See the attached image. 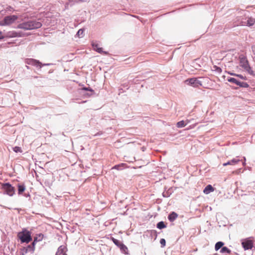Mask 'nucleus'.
Segmentation results:
<instances>
[{
    "label": "nucleus",
    "instance_id": "f257e3e1",
    "mask_svg": "<svg viewBox=\"0 0 255 255\" xmlns=\"http://www.w3.org/2000/svg\"><path fill=\"white\" fill-rule=\"evenodd\" d=\"M42 26L40 22L32 20L19 24L18 27L25 30H31L39 28Z\"/></svg>",
    "mask_w": 255,
    "mask_h": 255
},
{
    "label": "nucleus",
    "instance_id": "f03ea898",
    "mask_svg": "<svg viewBox=\"0 0 255 255\" xmlns=\"http://www.w3.org/2000/svg\"><path fill=\"white\" fill-rule=\"evenodd\" d=\"M17 237L21 243H28L32 241L31 233L26 229H23L22 231L18 233Z\"/></svg>",
    "mask_w": 255,
    "mask_h": 255
},
{
    "label": "nucleus",
    "instance_id": "7ed1b4c3",
    "mask_svg": "<svg viewBox=\"0 0 255 255\" xmlns=\"http://www.w3.org/2000/svg\"><path fill=\"white\" fill-rule=\"evenodd\" d=\"M240 66L250 75H254V72L249 65V61L244 56L240 57Z\"/></svg>",
    "mask_w": 255,
    "mask_h": 255
},
{
    "label": "nucleus",
    "instance_id": "20e7f679",
    "mask_svg": "<svg viewBox=\"0 0 255 255\" xmlns=\"http://www.w3.org/2000/svg\"><path fill=\"white\" fill-rule=\"evenodd\" d=\"M18 19V16L15 15H11L4 17L3 20L0 21V26H8L15 22Z\"/></svg>",
    "mask_w": 255,
    "mask_h": 255
},
{
    "label": "nucleus",
    "instance_id": "39448f33",
    "mask_svg": "<svg viewBox=\"0 0 255 255\" xmlns=\"http://www.w3.org/2000/svg\"><path fill=\"white\" fill-rule=\"evenodd\" d=\"M1 188L4 191V193L9 196H12L15 194L14 187L9 183L2 184Z\"/></svg>",
    "mask_w": 255,
    "mask_h": 255
},
{
    "label": "nucleus",
    "instance_id": "423d86ee",
    "mask_svg": "<svg viewBox=\"0 0 255 255\" xmlns=\"http://www.w3.org/2000/svg\"><path fill=\"white\" fill-rule=\"evenodd\" d=\"M187 84L194 87H199L202 86V83L197 78H189L185 81Z\"/></svg>",
    "mask_w": 255,
    "mask_h": 255
},
{
    "label": "nucleus",
    "instance_id": "0eeeda50",
    "mask_svg": "<svg viewBox=\"0 0 255 255\" xmlns=\"http://www.w3.org/2000/svg\"><path fill=\"white\" fill-rule=\"evenodd\" d=\"M242 244L246 250L252 249L253 247V243L251 240H246L242 242Z\"/></svg>",
    "mask_w": 255,
    "mask_h": 255
},
{
    "label": "nucleus",
    "instance_id": "6e6552de",
    "mask_svg": "<svg viewBox=\"0 0 255 255\" xmlns=\"http://www.w3.org/2000/svg\"><path fill=\"white\" fill-rule=\"evenodd\" d=\"M26 63L28 64H31L33 66H39L40 67V62L33 59H28L26 60Z\"/></svg>",
    "mask_w": 255,
    "mask_h": 255
},
{
    "label": "nucleus",
    "instance_id": "1a4fd4ad",
    "mask_svg": "<svg viewBox=\"0 0 255 255\" xmlns=\"http://www.w3.org/2000/svg\"><path fill=\"white\" fill-rule=\"evenodd\" d=\"M228 81H229L231 83H234V84H236L237 85L239 86L240 87L243 86V83L238 81L236 79H235L234 78H228Z\"/></svg>",
    "mask_w": 255,
    "mask_h": 255
},
{
    "label": "nucleus",
    "instance_id": "9d476101",
    "mask_svg": "<svg viewBox=\"0 0 255 255\" xmlns=\"http://www.w3.org/2000/svg\"><path fill=\"white\" fill-rule=\"evenodd\" d=\"M93 47L95 50H96L100 53H104L105 54H107V52H104L103 51L102 48L99 47L98 44H93Z\"/></svg>",
    "mask_w": 255,
    "mask_h": 255
},
{
    "label": "nucleus",
    "instance_id": "9b49d317",
    "mask_svg": "<svg viewBox=\"0 0 255 255\" xmlns=\"http://www.w3.org/2000/svg\"><path fill=\"white\" fill-rule=\"evenodd\" d=\"M17 187H18V194L19 195H21L26 189L25 186L23 184H18Z\"/></svg>",
    "mask_w": 255,
    "mask_h": 255
},
{
    "label": "nucleus",
    "instance_id": "f8f14e48",
    "mask_svg": "<svg viewBox=\"0 0 255 255\" xmlns=\"http://www.w3.org/2000/svg\"><path fill=\"white\" fill-rule=\"evenodd\" d=\"M240 161V160L237 159H233L232 160L229 161L226 163H223V165L224 166L228 165H235L237 164Z\"/></svg>",
    "mask_w": 255,
    "mask_h": 255
},
{
    "label": "nucleus",
    "instance_id": "ddd939ff",
    "mask_svg": "<svg viewBox=\"0 0 255 255\" xmlns=\"http://www.w3.org/2000/svg\"><path fill=\"white\" fill-rule=\"evenodd\" d=\"M214 189L211 185H207L205 189L203 190V192L206 194H208L210 193L211 192L214 191Z\"/></svg>",
    "mask_w": 255,
    "mask_h": 255
},
{
    "label": "nucleus",
    "instance_id": "4468645a",
    "mask_svg": "<svg viewBox=\"0 0 255 255\" xmlns=\"http://www.w3.org/2000/svg\"><path fill=\"white\" fill-rule=\"evenodd\" d=\"M178 217V215L174 212L171 213L168 216V219L170 222L174 221Z\"/></svg>",
    "mask_w": 255,
    "mask_h": 255
},
{
    "label": "nucleus",
    "instance_id": "2eb2a0df",
    "mask_svg": "<svg viewBox=\"0 0 255 255\" xmlns=\"http://www.w3.org/2000/svg\"><path fill=\"white\" fill-rule=\"evenodd\" d=\"M119 248L124 254H128V249L124 244H122Z\"/></svg>",
    "mask_w": 255,
    "mask_h": 255
},
{
    "label": "nucleus",
    "instance_id": "dca6fc26",
    "mask_svg": "<svg viewBox=\"0 0 255 255\" xmlns=\"http://www.w3.org/2000/svg\"><path fill=\"white\" fill-rule=\"evenodd\" d=\"M188 123L189 121L187 120V122L185 123L184 121H181L177 123V127L179 128L184 127Z\"/></svg>",
    "mask_w": 255,
    "mask_h": 255
},
{
    "label": "nucleus",
    "instance_id": "f3484780",
    "mask_svg": "<svg viewBox=\"0 0 255 255\" xmlns=\"http://www.w3.org/2000/svg\"><path fill=\"white\" fill-rule=\"evenodd\" d=\"M121 167L126 168L127 167L126 164H125V163H121V164H118V165H116L114 166L112 168V169H117V170H121Z\"/></svg>",
    "mask_w": 255,
    "mask_h": 255
},
{
    "label": "nucleus",
    "instance_id": "a211bd4d",
    "mask_svg": "<svg viewBox=\"0 0 255 255\" xmlns=\"http://www.w3.org/2000/svg\"><path fill=\"white\" fill-rule=\"evenodd\" d=\"M255 23V19L253 18H249L247 21V25L251 26L253 25Z\"/></svg>",
    "mask_w": 255,
    "mask_h": 255
},
{
    "label": "nucleus",
    "instance_id": "6ab92c4d",
    "mask_svg": "<svg viewBox=\"0 0 255 255\" xmlns=\"http://www.w3.org/2000/svg\"><path fill=\"white\" fill-rule=\"evenodd\" d=\"M224 245V243L222 242H217L215 246V250L218 251L220 248H221Z\"/></svg>",
    "mask_w": 255,
    "mask_h": 255
},
{
    "label": "nucleus",
    "instance_id": "aec40b11",
    "mask_svg": "<svg viewBox=\"0 0 255 255\" xmlns=\"http://www.w3.org/2000/svg\"><path fill=\"white\" fill-rule=\"evenodd\" d=\"M111 240L113 242V243L119 248L120 247L121 245L123 244L121 242H120L119 240H117L114 238H112Z\"/></svg>",
    "mask_w": 255,
    "mask_h": 255
},
{
    "label": "nucleus",
    "instance_id": "412c9836",
    "mask_svg": "<svg viewBox=\"0 0 255 255\" xmlns=\"http://www.w3.org/2000/svg\"><path fill=\"white\" fill-rule=\"evenodd\" d=\"M157 227L159 229H162L165 228L166 227V226L165 225L164 222L161 221L157 223Z\"/></svg>",
    "mask_w": 255,
    "mask_h": 255
},
{
    "label": "nucleus",
    "instance_id": "4be33fe9",
    "mask_svg": "<svg viewBox=\"0 0 255 255\" xmlns=\"http://www.w3.org/2000/svg\"><path fill=\"white\" fill-rule=\"evenodd\" d=\"M230 250L226 247H223L220 251L221 253H230Z\"/></svg>",
    "mask_w": 255,
    "mask_h": 255
},
{
    "label": "nucleus",
    "instance_id": "5701e85b",
    "mask_svg": "<svg viewBox=\"0 0 255 255\" xmlns=\"http://www.w3.org/2000/svg\"><path fill=\"white\" fill-rule=\"evenodd\" d=\"M13 150L16 153H18V152L21 153L22 152V150L21 147H20L19 146L14 147L13 148Z\"/></svg>",
    "mask_w": 255,
    "mask_h": 255
},
{
    "label": "nucleus",
    "instance_id": "b1692460",
    "mask_svg": "<svg viewBox=\"0 0 255 255\" xmlns=\"http://www.w3.org/2000/svg\"><path fill=\"white\" fill-rule=\"evenodd\" d=\"M84 30L83 29H79L77 32V35L80 37H82L84 34Z\"/></svg>",
    "mask_w": 255,
    "mask_h": 255
},
{
    "label": "nucleus",
    "instance_id": "393cba45",
    "mask_svg": "<svg viewBox=\"0 0 255 255\" xmlns=\"http://www.w3.org/2000/svg\"><path fill=\"white\" fill-rule=\"evenodd\" d=\"M56 255H67L65 253H63V251H60L59 250L57 253Z\"/></svg>",
    "mask_w": 255,
    "mask_h": 255
},
{
    "label": "nucleus",
    "instance_id": "a878e982",
    "mask_svg": "<svg viewBox=\"0 0 255 255\" xmlns=\"http://www.w3.org/2000/svg\"><path fill=\"white\" fill-rule=\"evenodd\" d=\"M160 243L162 246H165L166 242L164 239H161L160 241Z\"/></svg>",
    "mask_w": 255,
    "mask_h": 255
},
{
    "label": "nucleus",
    "instance_id": "bb28decb",
    "mask_svg": "<svg viewBox=\"0 0 255 255\" xmlns=\"http://www.w3.org/2000/svg\"><path fill=\"white\" fill-rule=\"evenodd\" d=\"M236 76L240 78L241 79H242L243 80H246V77H244V76H243V75H242L241 74H237Z\"/></svg>",
    "mask_w": 255,
    "mask_h": 255
},
{
    "label": "nucleus",
    "instance_id": "cd10ccee",
    "mask_svg": "<svg viewBox=\"0 0 255 255\" xmlns=\"http://www.w3.org/2000/svg\"><path fill=\"white\" fill-rule=\"evenodd\" d=\"M4 37L3 32L0 31V39H2Z\"/></svg>",
    "mask_w": 255,
    "mask_h": 255
},
{
    "label": "nucleus",
    "instance_id": "c85d7f7f",
    "mask_svg": "<svg viewBox=\"0 0 255 255\" xmlns=\"http://www.w3.org/2000/svg\"><path fill=\"white\" fill-rule=\"evenodd\" d=\"M215 67L216 68V70L218 72L221 73L222 72V69L220 68L217 67V66H215Z\"/></svg>",
    "mask_w": 255,
    "mask_h": 255
},
{
    "label": "nucleus",
    "instance_id": "c756f323",
    "mask_svg": "<svg viewBox=\"0 0 255 255\" xmlns=\"http://www.w3.org/2000/svg\"><path fill=\"white\" fill-rule=\"evenodd\" d=\"M36 240H37V238H35L33 242L32 243V248H34L35 243L36 242Z\"/></svg>",
    "mask_w": 255,
    "mask_h": 255
},
{
    "label": "nucleus",
    "instance_id": "7c9ffc66",
    "mask_svg": "<svg viewBox=\"0 0 255 255\" xmlns=\"http://www.w3.org/2000/svg\"><path fill=\"white\" fill-rule=\"evenodd\" d=\"M83 90H85V91H92V90L90 88H83Z\"/></svg>",
    "mask_w": 255,
    "mask_h": 255
},
{
    "label": "nucleus",
    "instance_id": "2f4dec72",
    "mask_svg": "<svg viewBox=\"0 0 255 255\" xmlns=\"http://www.w3.org/2000/svg\"><path fill=\"white\" fill-rule=\"evenodd\" d=\"M11 37H16L17 36V33L16 32H13L12 35H10Z\"/></svg>",
    "mask_w": 255,
    "mask_h": 255
},
{
    "label": "nucleus",
    "instance_id": "473e14b6",
    "mask_svg": "<svg viewBox=\"0 0 255 255\" xmlns=\"http://www.w3.org/2000/svg\"><path fill=\"white\" fill-rule=\"evenodd\" d=\"M229 73L231 75H233V76H236V75H237V74H235V73H230V72H229Z\"/></svg>",
    "mask_w": 255,
    "mask_h": 255
},
{
    "label": "nucleus",
    "instance_id": "72a5a7b5",
    "mask_svg": "<svg viewBox=\"0 0 255 255\" xmlns=\"http://www.w3.org/2000/svg\"><path fill=\"white\" fill-rule=\"evenodd\" d=\"M253 51L254 52V54H255V47H253Z\"/></svg>",
    "mask_w": 255,
    "mask_h": 255
},
{
    "label": "nucleus",
    "instance_id": "f704fd0d",
    "mask_svg": "<svg viewBox=\"0 0 255 255\" xmlns=\"http://www.w3.org/2000/svg\"><path fill=\"white\" fill-rule=\"evenodd\" d=\"M28 247L29 248H31L30 246H29Z\"/></svg>",
    "mask_w": 255,
    "mask_h": 255
}]
</instances>
